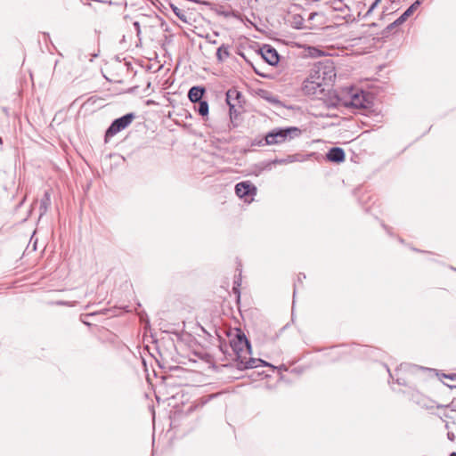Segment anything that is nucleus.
I'll list each match as a JSON object with an SVG mask.
<instances>
[{
	"instance_id": "9",
	"label": "nucleus",
	"mask_w": 456,
	"mask_h": 456,
	"mask_svg": "<svg viewBox=\"0 0 456 456\" xmlns=\"http://www.w3.org/2000/svg\"><path fill=\"white\" fill-rule=\"evenodd\" d=\"M240 96V92H238L236 89H230L226 93V102L228 105L230 106V115L231 118L233 116H237L238 111L236 110V104L232 102L233 100H239Z\"/></svg>"
},
{
	"instance_id": "21",
	"label": "nucleus",
	"mask_w": 456,
	"mask_h": 456,
	"mask_svg": "<svg viewBox=\"0 0 456 456\" xmlns=\"http://www.w3.org/2000/svg\"><path fill=\"white\" fill-rule=\"evenodd\" d=\"M401 24H394V22H392L391 24H389L387 26V29L388 30H392L394 28L397 27V26H400Z\"/></svg>"
},
{
	"instance_id": "20",
	"label": "nucleus",
	"mask_w": 456,
	"mask_h": 456,
	"mask_svg": "<svg viewBox=\"0 0 456 456\" xmlns=\"http://www.w3.org/2000/svg\"><path fill=\"white\" fill-rule=\"evenodd\" d=\"M447 437L452 442H453L455 440V435L452 432H448L447 433Z\"/></svg>"
},
{
	"instance_id": "17",
	"label": "nucleus",
	"mask_w": 456,
	"mask_h": 456,
	"mask_svg": "<svg viewBox=\"0 0 456 456\" xmlns=\"http://www.w3.org/2000/svg\"><path fill=\"white\" fill-rule=\"evenodd\" d=\"M423 407H426L427 409H432L434 407H436L437 409L448 407L447 405L443 404H436L435 402L430 401L428 403H423Z\"/></svg>"
},
{
	"instance_id": "12",
	"label": "nucleus",
	"mask_w": 456,
	"mask_h": 456,
	"mask_svg": "<svg viewBox=\"0 0 456 456\" xmlns=\"http://www.w3.org/2000/svg\"><path fill=\"white\" fill-rule=\"evenodd\" d=\"M204 93H205L204 88L200 87V86H193L190 89V91L188 93V98L192 102H200V99L202 98Z\"/></svg>"
},
{
	"instance_id": "3",
	"label": "nucleus",
	"mask_w": 456,
	"mask_h": 456,
	"mask_svg": "<svg viewBox=\"0 0 456 456\" xmlns=\"http://www.w3.org/2000/svg\"><path fill=\"white\" fill-rule=\"evenodd\" d=\"M343 103L346 107L367 109L370 106L371 102L364 91L357 88H350L343 96Z\"/></svg>"
},
{
	"instance_id": "1",
	"label": "nucleus",
	"mask_w": 456,
	"mask_h": 456,
	"mask_svg": "<svg viewBox=\"0 0 456 456\" xmlns=\"http://www.w3.org/2000/svg\"><path fill=\"white\" fill-rule=\"evenodd\" d=\"M230 344L240 363L248 365L251 360V353L250 345L246 336L240 330H238L231 339Z\"/></svg>"
},
{
	"instance_id": "11",
	"label": "nucleus",
	"mask_w": 456,
	"mask_h": 456,
	"mask_svg": "<svg viewBox=\"0 0 456 456\" xmlns=\"http://www.w3.org/2000/svg\"><path fill=\"white\" fill-rule=\"evenodd\" d=\"M420 2L416 1L414 2L399 18H397L394 24H403L404 23L407 19L413 14V12L418 9L419 6Z\"/></svg>"
},
{
	"instance_id": "8",
	"label": "nucleus",
	"mask_w": 456,
	"mask_h": 456,
	"mask_svg": "<svg viewBox=\"0 0 456 456\" xmlns=\"http://www.w3.org/2000/svg\"><path fill=\"white\" fill-rule=\"evenodd\" d=\"M285 141V130L280 129L273 131L265 135V144L274 145L282 143Z\"/></svg>"
},
{
	"instance_id": "19",
	"label": "nucleus",
	"mask_w": 456,
	"mask_h": 456,
	"mask_svg": "<svg viewBox=\"0 0 456 456\" xmlns=\"http://www.w3.org/2000/svg\"><path fill=\"white\" fill-rule=\"evenodd\" d=\"M381 0H375L367 11V15L370 14L377 6L380 4Z\"/></svg>"
},
{
	"instance_id": "14",
	"label": "nucleus",
	"mask_w": 456,
	"mask_h": 456,
	"mask_svg": "<svg viewBox=\"0 0 456 456\" xmlns=\"http://www.w3.org/2000/svg\"><path fill=\"white\" fill-rule=\"evenodd\" d=\"M304 18L299 14H295L292 16V20H290V25L292 28L300 29L303 28Z\"/></svg>"
},
{
	"instance_id": "4",
	"label": "nucleus",
	"mask_w": 456,
	"mask_h": 456,
	"mask_svg": "<svg viewBox=\"0 0 456 456\" xmlns=\"http://www.w3.org/2000/svg\"><path fill=\"white\" fill-rule=\"evenodd\" d=\"M302 90L305 95L319 98L325 91V86L319 80L312 78V74L304 81Z\"/></svg>"
},
{
	"instance_id": "18",
	"label": "nucleus",
	"mask_w": 456,
	"mask_h": 456,
	"mask_svg": "<svg viewBox=\"0 0 456 456\" xmlns=\"http://www.w3.org/2000/svg\"><path fill=\"white\" fill-rule=\"evenodd\" d=\"M456 415V409H450L444 413V416L447 419H454Z\"/></svg>"
},
{
	"instance_id": "15",
	"label": "nucleus",
	"mask_w": 456,
	"mask_h": 456,
	"mask_svg": "<svg viewBox=\"0 0 456 456\" xmlns=\"http://www.w3.org/2000/svg\"><path fill=\"white\" fill-rule=\"evenodd\" d=\"M216 55L220 61L226 59L230 55L229 47L224 45H221L217 49Z\"/></svg>"
},
{
	"instance_id": "13",
	"label": "nucleus",
	"mask_w": 456,
	"mask_h": 456,
	"mask_svg": "<svg viewBox=\"0 0 456 456\" xmlns=\"http://www.w3.org/2000/svg\"><path fill=\"white\" fill-rule=\"evenodd\" d=\"M303 131L304 130L296 126H287V140L299 137L302 134Z\"/></svg>"
},
{
	"instance_id": "5",
	"label": "nucleus",
	"mask_w": 456,
	"mask_h": 456,
	"mask_svg": "<svg viewBox=\"0 0 456 456\" xmlns=\"http://www.w3.org/2000/svg\"><path fill=\"white\" fill-rule=\"evenodd\" d=\"M133 119L134 115L131 113L116 119L106 131L105 140L107 141L109 138L113 137L118 132L126 128L131 124Z\"/></svg>"
},
{
	"instance_id": "22",
	"label": "nucleus",
	"mask_w": 456,
	"mask_h": 456,
	"mask_svg": "<svg viewBox=\"0 0 456 456\" xmlns=\"http://www.w3.org/2000/svg\"><path fill=\"white\" fill-rule=\"evenodd\" d=\"M450 406L452 409H456V402H452Z\"/></svg>"
},
{
	"instance_id": "10",
	"label": "nucleus",
	"mask_w": 456,
	"mask_h": 456,
	"mask_svg": "<svg viewBox=\"0 0 456 456\" xmlns=\"http://www.w3.org/2000/svg\"><path fill=\"white\" fill-rule=\"evenodd\" d=\"M327 159L335 163L342 162L345 159V152L339 147L331 148L327 153Z\"/></svg>"
},
{
	"instance_id": "24",
	"label": "nucleus",
	"mask_w": 456,
	"mask_h": 456,
	"mask_svg": "<svg viewBox=\"0 0 456 456\" xmlns=\"http://www.w3.org/2000/svg\"><path fill=\"white\" fill-rule=\"evenodd\" d=\"M290 158H291L290 156H287L286 161H287V162H291V161H293V159H290Z\"/></svg>"
},
{
	"instance_id": "16",
	"label": "nucleus",
	"mask_w": 456,
	"mask_h": 456,
	"mask_svg": "<svg viewBox=\"0 0 456 456\" xmlns=\"http://www.w3.org/2000/svg\"><path fill=\"white\" fill-rule=\"evenodd\" d=\"M199 113L201 116H203V117L208 116V104L207 102H205V101L200 102Z\"/></svg>"
},
{
	"instance_id": "26",
	"label": "nucleus",
	"mask_w": 456,
	"mask_h": 456,
	"mask_svg": "<svg viewBox=\"0 0 456 456\" xmlns=\"http://www.w3.org/2000/svg\"><path fill=\"white\" fill-rule=\"evenodd\" d=\"M2 143H3V142H2V138L0 137V144H2Z\"/></svg>"
},
{
	"instance_id": "25",
	"label": "nucleus",
	"mask_w": 456,
	"mask_h": 456,
	"mask_svg": "<svg viewBox=\"0 0 456 456\" xmlns=\"http://www.w3.org/2000/svg\"><path fill=\"white\" fill-rule=\"evenodd\" d=\"M450 456H456V452H452Z\"/></svg>"
},
{
	"instance_id": "2",
	"label": "nucleus",
	"mask_w": 456,
	"mask_h": 456,
	"mask_svg": "<svg viewBox=\"0 0 456 456\" xmlns=\"http://www.w3.org/2000/svg\"><path fill=\"white\" fill-rule=\"evenodd\" d=\"M312 78L321 81L325 86L333 83L336 77L334 63L330 60L319 62L311 70Z\"/></svg>"
},
{
	"instance_id": "7",
	"label": "nucleus",
	"mask_w": 456,
	"mask_h": 456,
	"mask_svg": "<svg viewBox=\"0 0 456 456\" xmlns=\"http://www.w3.org/2000/svg\"><path fill=\"white\" fill-rule=\"evenodd\" d=\"M262 57L271 65H275L279 61V55L275 49L269 45H265L260 50Z\"/></svg>"
},
{
	"instance_id": "6",
	"label": "nucleus",
	"mask_w": 456,
	"mask_h": 456,
	"mask_svg": "<svg viewBox=\"0 0 456 456\" xmlns=\"http://www.w3.org/2000/svg\"><path fill=\"white\" fill-rule=\"evenodd\" d=\"M237 196L243 199L245 202H251L256 193V188L249 181L240 182L235 186Z\"/></svg>"
},
{
	"instance_id": "23",
	"label": "nucleus",
	"mask_w": 456,
	"mask_h": 456,
	"mask_svg": "<svg viewBox=\"0 0 456 456\" xmlns=\"http://www.w3.org/2000/svg\"><path fill=\"white\" fill-rule=\"evenodd\" d=\"M294 305H295V301L293 300V302H292V306H291V309H292L291 315H292V316H293V314H294Z\"/></svg>"
}]
</instances>
